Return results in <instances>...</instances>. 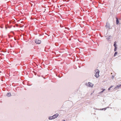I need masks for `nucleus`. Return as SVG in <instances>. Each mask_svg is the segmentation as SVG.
Returning <instances> with one entry per match:
<instances>
[{"instance_id":"obj_7","label":"nucleus","mask_w":121,"mask_h":121,"mask_svg":"<svg viewBox=\"0 0 121 121\" xmlns=\"http://www.w3.org/2000/svg\"><path fill=\"white\" fill-rule=\"evenodd\" d=\"M106 37V39L107 40H109L110 39V37H111V36H105Z\"/></svg>"},{"instance_id":"obj_4","label":"nucleus","mask_w":121,"mask_h":121,"mask_svg":"<svg viewBox=\"0 0 121 121\" xmlns=\"http://www.w3.org/2000/svg\"><path fill=\"white\" fill-rule=\"evenodd\" d=\"M59 115V114L58 113H56L52 116L53 118L54 119L57 118Z\"/></svg>"},{"instance_id":"obj_6","label":"nucleus","mask_w":121,"mask_h":121,"mask_svg":"<svg viewBox=\"0 0 121 121\" xmlns=\"http://www.w3.org/2000/svg\"><path fill=\"white\" fill-rule=\"evenodd\" d=\"M88 84V86L89 87H92L93 86V84L89 82Z\"/></svg>"},{"instance_id":"obj_24","label":"nucleus","mask_w":121,"mask_h":121,"mask_svg":"<svg viewBox=\"0 0 121 121\" xmlns=\"http://www.w3.org/2000/svg\"><path fill=\"white\" fill-rule=\"evenodd\" d=\"M10 2V1H8V3H9Z\"/></svg>"},{"instance_id":"obj_25","label":"nucleus","mask_w":121,"mask_h":121,"mask_svg":"<svg viewBox=\"0 0 121 121\" xmlns=\"http://www.w3.org/2000/svg\"><path fill=\"white\" fill-rule=\"evenodd\" d=\"M6 95L8 96V93L6 94Z\"/></svg>"},{"instance_id":"obj_15","label":"nucleus","mask_w":121,"mask_h":121,"mask_svg":"<svg viewBox=\"0 0 121 121\" xmlns=\"http://www.w3.org/2000/svg\"><path fill=\"white\" fill-rule=\"evenodd\" d=\"M3 52H7V49H4V50H3Z\"/></svg>"},{"instance_id":"obj_3","label":"nucleus","mask_w":121,"mask_h":121,"mask_svg":"<svg viewBox=\"0 0 121 121\" xmlns=\"http://www.w3.org/2000/svg\"><path fill=\"white\" fill-rule=\"evenodd\" d=\"M35 42L37 44H39L41 43V41L39 40L36 39L35 40Z\"/></svg>"},{"instance_id":"obj_8","label":"nucleus","mask_w":121,"mask_h":121,"mask_svg":"<svg viewBox=\"0 0 121 121\" xmlns=\"http://www.w3.org/2000/svg\"><path fill=\"white\" fill-rule=\"evenodd\" d=\"M116 24H118L119 23V21L117 17H116Z\"/></svg>"},{"instance_id":"obj_12","label":"nucleus","mask_w":121,"mask_h":121,"mask_svg":"<svg viewBox=\"0 0 121 121\" xmlns=\"http://www.w3.org/2000/svg\"><path fill=\"white\" fill-rule=\"evenodd\" d=\"M115 47V48H114V51H116L117 50V47Z\"/></svg>"},{"instance_id":"obj_18","label":"nucleus","mask_w":121,"mask_h":121,"mask_svg":"<svg viewBox=\"0 0 121 121\" xmlns=\"http://www.w3.org/2000/svg\"><path fill=\"white\" fill-rule=\"evenodd\" d=\"M112 86H111V87H109L108 89V90H110V89L112 87Z\"/></svg>"},{"instance_id":"obj_17","label":"nucleus","mask_w":121,"mask_h":121,"mask_svg":"<svg viewBox=\"0 0 121 121\" xmlns=\"http://www.w3.org/2000/svg\"><path fill=\"white\" fill-rule=\"evenodd\" d=\"M104 90H105V89H104L103 91H101L100 92V93H102L104 91Z\"/></svg>"},{"instance_id":"obj_9","label":"nucleus","mask_w":121,"mask_h":121,"mask_svg":"<svg viewBox=\"0 0 121 121\" xmlns=\"http://www.w3.org/2000/svg\"><path fill=\"white\" fill-rule=\"evenodd\" d=\"M117 42L116 41L114 42V47H117V45L116 44Z\"/></svg>"},{"instance_id":"obj_5","label":"nucleus","mask_w":121,"mask_h":121,"mask_svg":"<svg viewBox=\"0 0 121 121\" xmlns=\"http://www.w3.org/2000/svg\"><path fill=\"white\" fill-rule=\"evenodd\" d=\"M15 22V20L14 19H13L11 20H10L9 21V24H11L12 23H13Z\"/></svg>"},{"instance_id":"obj_16","label":"nucleus","mask_w":121,"mask_h":121,"mask_svg":"<svg viewBox=\"0 0 121 121\" xmlns=\"http://www.w3.org/2000/svg\"><path fill=\"white\" fill-rule=\"evenodd\" d=\"M107 108V107L103 108L102 109V110H105Z\"/></svg>"},{"instance_id":"obj_23","label":"nucleus","mask_w":121,"mask_h":121,"mask_svg":"<svg viewBox=\"0 0 121 121\" xmlns=\"http://www.w3.org/2000/svg\"><path fill=\"white\" fill-rule=\"evenodd\" d=\"M0 28H3V27L2 26H0Z\"/></svg>"},{"instance_id":"obj_1","label":"nucleus","mask_w":121,"mask_h":121,"mask_svg":"<svg viewBox=\"0 0 121 121\" xmlns=\"http://www.w3.org/2000/svg\"><path fill=\"white\" fill-rule=\"evenodd\" d=\"M99 70L98 69H96L95 70V72L96 73L95 76L97 78H98L99 76Z\"/></svg>"},{"instance_id":"obj_19","label":"nucleus","mask_w":121,"mask_h":121,"mask_svg":"<svg viewBox=\"0 0 121 121\" xmlns=\"http://www.w3.org/2000/svg\"><path fill=\"white\" fill-rule=\"evenodd\" d=\"M12 26L11 25L10 26H9V25H8V28H10Z\"/></svg>"},{"instance_id":"obj_26","label":"nucleus","mask_w":121,"mask_h":121,"mask_svg":"<svg viewBox=\"0 0 121 121\" xmlns=\"http://www.w3.org/2000/svg\"><path fill=\"white\" fill-rule=\"evenodd\" d=\"M65 121V120H64L63 121Z\"/></svg>"},{"instance_id":"obj_14","label":"nucleus","mask_w":121,"mask_h":121,"mask_svg":"<svg viewBox=\"0 0 121 121\" xmlns=\"http://www.w3.org/2000/svg\"><path fill=\"white\" fill-rule=\"evenodd\" d=\"M121 86V84H120L117 86V87L119 88Z\"/></svg>"},{"instance_id":"obj_22","label":"nucleus","mask_w":121,"mask_h":121,"mask_svg":"<svg viewBox=\"0 0 121 121\" xmlns=\"http://www.w3.org/2000/svg\"><path fill=\"white\" fill-rule=\"evenodd\" d=\"M60 27H63V26L62 25H60Z\"/></svg>"},{"instance_id":"obj_27","label":"nucleus","mask_w":121,"mask_h":121,"mask_svg":"<svg viewBox=\"0 0 121 121\" xmlns=\"http://www.w3.org/2000/svg\"><path fill=\"white\" fill-rule=\"evenodd\" d=\"M9 1V0H8V1Z\"/></svg>"},{"instance_id":"obj_11","label":"nucleus","mask_w":121,"mask_h":121,"mask_svg":"<svg viewBox=\"0 0 121 121\" xmlns=\"http://www.w3.org/2000/svg\"><path fill=\"white\" fill-rule=\"evenodd\" d=\"M117 52H115L114 54V56H116V55L117 54Z\"/></svg>"},{"instance_id":"obj_20","label":"nucleus","mask_w":121,"mask_h":121,"mask_svg":"<svg viewBox=\"0 0 121 121\" xmlns=\"http://www.w3.org/2000/svg\"><path fill=\"white\" fill-rule=\"evenodd\" d=\"M7 25H5V29H7Z\"/></svg>"},{"instance_id":"obj_2","label":"nucleus","mask_w":121,"mask_h":121,"mask_svg":"<svg viewBox=\"0 0 121 121\" xmlns=\"http://www.w3.org/2000/svg\"><path fill=\"white\" fill-rule=\"evenodd\" d=\"M106 24V25L105 26L106 28H108V29H111L109 23L107 22Z\"/></svg>"},{"instance_id":"obj_13","label":"nucleus","mask_w":121,"mask_h":121,"mask_svg":"<svg viewBox=\"0 0 121 121\" xmlns=\"http://www.w3.org/2000/svg\"><path fill=\"white\" fill-rule=\"evenodd\" d=\"M11 93L10 92L8 93V97L10 96H11Z\"/></svg>"},{"instance_id":"obj_21","label":"nucleus","mask_w":121,"mask_h":121,"mask_svg":"<svg viewBox=\"0 0 121 121\" xmlns=\"http://www.w3.org/2000/svg\"><path fill=\"white\" fill-rule=\"evenodd\" d=\"M114 76L113 75H112V78H114Z\"/></svg>"},{"instance_id":"obj_10","label":"nucleus","mask_w":121,"mask_h":121,"mask_svg":"<svg viewBox=\"0 0 121 121\" xmlns=\"http://www.w3.org/2000/svg\"><path fill=\"white\" fill-rule=\"evenodd\" d=\"M53 116H51V117H49L48 118V119L49 120H51L53 119H54L53 118Z\"/></svg>"}]
</instances>
